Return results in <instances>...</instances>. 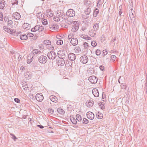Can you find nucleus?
I'll list each match as a JSON object with an SVG mask.
<instances>
[{"label": "nucleus", "instance_id": "b1692460", "mask_svg": "<svg viewBox=\"0 0 147 147\" xmlns=\"http://www.w3.org/2000/svg\"><path fill=\"white\" fill-rule=\"evenodd\" d=\"M96 117L98 119H101L103 117V115L101 113L98 112L96 114Z\"/></svg>", "mask_w": 147, "mask_h": 147}, {"label": "nucleus", "instance_id": "603ef678", "mask_svg": "<svg viewBox=\"0 0 147 147\" xmlns=\"http://www.w3.org/2000/svg\"><path fill=\"white\" fill-rule=\"evenodd\" d=\"M84 46L85 49L86 48L88 47V44L86 42H85L83 44Z\"/></svg>", "mask_w": 147, "mask_h": 147}, {"label": "nucleus", "instance_id": "9b49d317", "mask_svg": "<svg viewBox=\"0 0 147 147\" xmlns=\"http://www.w3.org/2000/svg\"><path fill=\"white\" fill-rule=\"evenodd\" d=\"M68 57L71 61H74L76 59V56L75 54L70 53L68 55Z\"/></svg>", "mask_w": 147, "mask_h": 147}, {"label": "nucleus", "instance_id": "f704fd0d", "mask_svg": "<svg viewBox=\"0 0 147 147\" xmlns=\"http://www.w3.org/2000/svg\"><path fill=\"white\" fill-rule=\"evenodd\" d=\"M90 9L89 8L86 9L85 11L84 12L86 15H89L90 12Z\"/></svg>", "mask_w": 147, "mask_h": 147}, {"label": "nucleus", "instance_id": "c756f323", "mask_svg": "<svg viewBox=\"0 0 147 147\" xmlns=\"http://www.w3.org/2000/svg\"><path fill=\"white\" fill-rule=\"evenodd\" d=\"M81 37H82V38L84 39H87V40H90L91 39V38L90 37L88 36H87V35H82L81 36Z\"/></svg>", "mask_w": 147, "mask_h": 147}, {"label": "nucleus", "instance_id": "5fc2aeb1", "mask_svg": "<svg viewBox=\"0 0 147 147\" xmlns=\"http://www.w3.org/2000/svg\"><path fill=\"white\" fill-rule=\"evenodd\" d=\"M4 20L5 22H7L9 20L8 17L7 16H5L4 18Z\"/></svg>", "mask_w": 147, "mask_h": 147}, {"label": "nucleus", "instance_id": "72a5a7b5", "mask_svg": "<svg viewBox=\"0 0 147 147\" xmlns=\"http://www.w3.org/2000/svg\"><path fill=\"white\" fill-rule=\"evenodd\" d=\"M22 85H23L22 86L23 89L24 90H26L28 87V86L27 84H26V82H25L23 83V84H22Z\"/></svg>", "mask_w": 147, "mask_h": 147}, {"label": "nucleus", "instance_id": "ea45409f", "mask_svg": "<svg viewBox=\"0 0 147 147\" xmlns=\"http://www.w3.org/2000/svg\"><path fill=\"white\" fill-rule=\"evenodd\" d=\"M116 58V57L115 55H112L111 56V60L113 62H114L115 61Z\"/></svg>", "mask_w": 147, "mask_h": 147}, {"label": "nucleus", "instance_id": "6e6d98bb", "mask_svg": "<svg viewBox=\"0 0 147 147\" xmlns=\"http://www.w3.org/2000/svg\"><path fill=\"white\" fill-rule=\"evenodd\" d=\"M107 50L106 49H105L103 51V54L104 55V56H105L108 53H107Z\"/></svg>", "mask_w": 147, "mask_h": 147}, {"label": "nucleus", "instance_id": "c9c22d12", "mask_svg": "<svg viewBox=\"0 0 147 147\" xmlns=\"http://www.w3.org/2000/svg\"><path fill=\"white\" fill-rule=\"evenodd\" d=\"M82 123L84 124H87L88 123V120L86 118H84L82 120Z\"/></svg>", "mask_w": 147, "mask_h": 147}, {"label": "nucleus", "instance_id": "39448f33", "mask_svg": "<svg viewBox=\"0 0 147 147\" xmlns=\"http://www.w3.org/2000/svg\"><path fill=\"white\" fill-rule=\"evenodd\" d=\"M75 12L72 9H69L66 13V16L69 17H72L75 16Z\"/></svg>", "mask_w": 147, "mask_h": 147}, {"label": "nucleus", "instance_id": "0e129e2a", "mask_svg": "<svg viewBox=\"0 0 147 147\" xmlns=\"http://www.w3.org/2000/svg\"><path fill=\"white\" fill-rule=\"evenodd\" d=\"M34 56L32 55V56L31 57V55L29 57V58L30 59L33 60V57H34Z\"/></svg>", "mask_w": 147, "mask_h": 147}, {"label": "nucleus", "instance_id": "20e7f679", "mask_svg": "<svg viewBox=\"0 0 147 147\" xmlns=\"http://www.w3.org/2000/svg\"><path fill=\"white\" fill-rule=\"evenodd\" d=\"M38 60L40 63L45 64L47 62V57L45 56L41 55L39 57Z\"/></svg>", "mask_w": 147, "mask_h": 147}, {"label": "nucleus", "instance_id": "e2e57ef3", "mask_svg": "<svg viewBox=\"0 0 147 147\" xmlns=\"http://www.w3.org/2000/svg\"><path fill=\"white\" fill-rule=\"evenodd\" d=\"M37 126L39 127L40 128V129H43L44 128V127L42 125H37Z\"/></svg>", "mask_w": 147, "mask_h": 147}, {"label": "nucleus", "instance_id": "aec40b11", "mask_svg": "<svg viewBox=\"0 0 147 147\" xmlns=\"http://www.w3.org/2000/svg\"><path fill=\"white\" fill-rule=\"evenodd\" d=\"M5 5V2L4 0L1 1L0 2V9H4Z\"/></svg>", "mask_w": 147, "mask_h": 147}, {"label": "nucleus", "instance_id": "4468645a", "mask_svg": "<svg viewBox=\"0 0 147 147\" xmlns=\"http://www.w3.org/2000/svg\"><path fill=\"white\" fill-rule=\"evenodd\" d=\"M94 103V102L93 100H89L87 101L86 104L87 107H90L93 106Z\"/></svg>", "mask_w": 147, "mask_h": 147}, {"label": "nucleus", "instance_id": "cd10ccee", "mask_svg": "<svg viewBox=\"0 0 147 147\" xmlns=\"http://www.w3.org/2000/svg\"><path fill=\"white\" fill-rule=\"evenodd\" d=\"M99 12V9L97 8H95L94 9V12L93 13V16L94 17H96Z\"/></svg>", "mask_w": 147, "mask_h": 147}, {"label": "nucleus", "instance_id": "2eb2a0df", "mask_svg": "<svg viewBox=\"0 0 147 147\" xmlns=\"http://www.w3.org/2000/svg\"><path fill=\"white\" fill-rule=\"evenodd\" d=\"M70 42L72 45L76 46L78 44V41L76 38H73L71 39Z\"/></svg>", "mask_w": 147, "mask_h": 147}, {"label": "nucleus", "instance_id": "5701e85b", "mask_svg": "<svg viewBox=\"0 0 147 147\" xmlns=\"http://www.w3.org/2000/svg\"><path fill=\"white\" fill-rule=\"evenodd\" d=\"M32 54H31L32 55H33L34 56L35 54H40L41 53V52L38 49H34L32 51Z\"/></svg>", "mask_w": 147, "mask_h": 147}, {"label": "nucleus", "instance_id": "9d476101", "mask_svg": "<svg viewBox=\"0 0 147 147\" xmlns=\"http://www.w3.org/2000/svg\"><path fill=\"white\" fill-rule=\"evenodd\" d=\"M12 16L13 18L17 20H19L21 18L20 14L17 12L13 13Z\"/></svg>", "mask_w": 147, "mask_h": 147}, {"label": "nucleus", "instance_id": "dca6fc26", "mask_svg": "<svg viewBox=\"0 0 147 147\" xmlns=\"http://www.w3.org/2000/svg\"><path fill=\"white\" fill-rule=\"evenodd\" d=\"M3 28L4 30H5V31H6L9 33H14L16 31L15 30H12L10 28H8L6 26H4Z\"/></svg>", "mask_w": 147, "mask_h": 147}, {"label": "nucleus", "instance_id": "1a4fd4ad", "mask_svg": "<svg viewBox=\"0 0 147 147\" xmlns=\"http://www.w3.org/2000/svg\"><path fill=\"white\" fill-rule=\"evenodd\" d=\"M35 98L38 101L41 102L43 100L44 97L41 93H39L36 94Z\"/></svg>", "mask_w": 147, "mask_h": 147}, {"label": "nucleus", "instance_id": "a878e982", "mask_svg": "<svg viewBox=\"0 0 147 147\" xmlns=\"http://www.w3.org/2000/svg\"><path fill=\"white\" fill-rule=\"evenodd\" d=\"M57 98L54 96L51 95L50 96V99L53 102H54L57 100Z\"/></svg>", "mask_w": 147, "mask_h": 147}, {"label": "nucleus", "instance_id": "49530a36", "mask_svg": "<svg viewBox=\"0 0 147 147\" xmlns=\"http://www.w3.org/2000/svg\"><path fill=\"white\" fill-rule=\"evenodd\" d=\"M121 89H125L126 86L125 84H122L121 85Z\"/></svg>", "mask_w": 147, "mask_h": 147}, {"label": "nucleus", "instance_id": "69168bd1", "mask_svg": "<svg viewBox=\"0 0 147 147\" xmlns=\"http://www.w3.org/2000/svg\"><path fill=\"white\" fill-rule=\"evenodd\" d=\"M121 9H120V10H119V16H121V14L122 13V12H121Z\"/></svg>", "mask_w": 147, "mask_h": 147}, {"label": "nucleus", "instance_id": "864d4df0", "mask_svg": "<svg viewBox=\"0 0 147 147\" xmlns=\"http://www.w3.org/2000/svg\"><path fill=\"white\" fill-rule=\"evenodd\" d=\"M14 101L17 103H19L20 102V100L17 98H16L14 99Z\"/></svg>", "mask_w": 147, "mask_h": 147}, {"label": "nucleus", "instance_id": "f8f14e48", "mask_svg": "<svg viewBox=\"0 0 147 147\" xmlns=\"http://www.w3.org/2000/svg\"><path fill=\"white\" fill-rule=\"evenodd\" d=\"M57 63L59 66H63L65 63V59L60 58L57 61Z\"/></svg>", "mask_w": 147, "mask_h": 147}, {"label": "nucleus", "instance_id": "338daca9", "mask_svg": "<svg viewBox=\"0 0 147 147\" xmlns=\"http://www.w3.org/2000/svg\"><path fill=\"white\" fill-rule=\"evenodd\" d=\"M82 18L84 19H88V16H87L83 15V16H82Z\"/></svg>", "mask_w": 147, "mask_h": 147}, {"label": "nucleus", "instance_id": "de8ad7c7", "mask_svg": "<svg viewBox=\"0 0 147 147\" xmlns=\"http://www.w3.org/2000/svg\"><path fill=\"white\" fill-rule=\"evenodd\" d=\"M48 111L49 113L51 114H53L54 113V110L52 108H49L48 109Z\"/></svg>", "mask_w": 147, "mask_h": 147}, {"label": "nucleus", "instance_id": "a19ab883", "mask_svg": "<svg viewBox=\"0 0 147 147\" xmlns=\"http://www.w3.org/2000/svg\"><path fill=\"white\" fill-rule=\"evenodd\" d=\"M91 45L93 47H95L97 45V43L95 41H93L91 42Z\"/></svg>", "mask_w": 147, "mask_h": 147}, {"label": "nucleus", "instance_id": "8fccbe9b", "mask_svg": "<svg viewBox=\"0 0 147 147\" xmlns=\"http://www.w3.org/2000/svg\"><path fill=\"white\" fill-rule=\"evenodd\" d=\"M8 23L7 25L8 26H10L13 24V22L11 20H8V22H7Z\"/></svg>", "mask_w": 147, "mask_h": 147}, {"label": "nucleus", "instance_id": "a18cd8bd", "mask_svg": "<svg viewBox=\"0 0 147 147\" xmlns=\"http://www.w3.org/2000/svg\"><path fill=\"white\" fill-rule=\"evenodd\" d=\"M72 64V62L70 61L69 63H67L65 64V66H68L69 67H70L71 66Z\"/></svg>", "mask_w": 147, "mask_h": 147}, {"label": "nucleus", "instance_id": "4be33fe9", "mask_svg": "<svg viewBox=\"0 0 147 147\" xmlns=\"http://www.w3.org/2000/svg\"><path fill=\"white\" fill-rule=\"evenodd\" d=\"M70 119L71 122L74 124H76L77 123L76 119L73 116H70Z\"/></svg>", "mask_w": 147, "mask_h": 147}, {"label": "nucleus", "instance_id": "e433bc0d", "mask_svg": "<svg viewBox=\"0 0 147 147\" xmlns=\"http://www.w3.org/2000/svg\"><path fill=\"white\" fill-rule=\"evenodd\" d=\"M61 59H65V57L66 56V55L63 53H62L61 54Z\"/></svg>", "mask_w": 147, "mask_h": 147}, {"label": "nucleus", "instance_id": "680f3d73", "mask_svg": "<svg viewBox=\"0 0 147 147\" xmlns=\"http://www.w3.org/2000/svg\"><path fill=\"white\" fill-rule=\"evenodd\" d=\"M22 56L21 55H19V57L18 58V60H19V61H20L21 60H22Z\"/></svg>", "mask_w": 147, "mask_h": 147}, {"label": "nucleus", "instance_id": "7c9ffc66", "mask_svg": "<svg viewBox=\"0 0 147 147\" xmlns=\"http://www.w3.org/2000/svg\"><path fill=\"white\" fill-rule=\"evenodd\" d=\"M99 106L100 107V108L102 109H105V103L104 102H101L98 103Z\"/></svg>", "mask_w": 147, "mask_h": 147}, {"label": "nucleus", "instance_id": "f257e3e1", "mask_svg": "<svg viewBox=\"0 0 147 147\" xmlns=\"http://www.w3.org/2000/svg\"><path fill=\"white\" fill-rule=\"evenodd\" d=\"M65 15H64L63 13L60 12L59 11H57L56 17H54V19L55 21L59 22L60 20L63 21L65 18H64Z\"/></svg>", "mask_w": 147, "mask_h": 147}, {"label": "nucleus", "instance_id": "412c9836", "mask_svg": "<svg viewBox=\"0 0 147 147\" xmlns=\"http://www.w3.org/2000/svg\"><path fill=\"white\" fill-rule=\"evenodd\" d=\"M57 112L60 115H63L65 113V111L61 108H59L57 109Z\"/></svg>", "mask_w": 147, "mask_h": 147}, {"label": "nucleus", "instance_id": "0eeeda50", "mask_svg": "<svg viewBox=\"0 0 147 147\" xmlns=\"http://www.w3.org/2000/svg\"><path fill=\"white\" fill-rule=\"evenodd\" d=\"M80 60L83 63L86 64L88 62V59L87 56L84 55L80 57Z\"/></svg>", "mask_w": 147, "mask_h": 147}, {"label": "nucleus", "instance_id": "bb28decb", "mask_svg": "<svg viewBox=\"0 0 147 147\" xmlns=\"http://www.w3.org/2000/svg\"><path fill=\"white\" fill-rule=\"evenodd\" d=\"M76 120H77L78 122H81L82 120V117L81 116L78 114H77L76 116Z\"/></svg>", "mask_w": 147, "mask_h": 147}, {"label": "nucleus", "instance_id": "ddd939ff", "mask_svg": "<svg viewBox=\"0 0 147 147\" xmlns=\"http://www.w3.org/2000/svg\"><path fill=\"white\" fill-rule=\"evenodd\" d=\"M86 115L87 117L90 120L93 119L94 117V114L91 112H88Z\"/></svg>", "mask_w": 147, "mask_h": 147}, {"label": "nucleus", "instance_id": "052dcab7", "mask_svg": "<svg viewBox=\"0 0 147 147\" xmlns=\"http://www.w3.org/2000/svg\"><path fill=\"white\" fill-rule=\"evenodd\" d=\"M28 36H29V37H33V36H34V35L33 34L30 33H29L28 34Z\"/></svg>", "mask_w": 147, "mask_h": 147}, {"label": "nucleus", "instance_id": "f03ea898", "mask_svg": "<svg viewBox=\"0 0 147 147\" xmlns=\"http://www.w3.org/2000/svg\"><path fill=\"white\" fill-rule=\"evenodd\" d=\"M73 24H74L71 29V31L72 32H76L77 31L78 29L79 26V22L78 21H74Z\"/></svg>", "mask_w": 147, "mask_h": 147}, {"label": "nucleus", "instance_id": "13d9d810", "mask_svg": "<svg viewBox=\"0 0 147 147\" xmlns=\"http://www.w3.org/2000/svg\"><path fill=\"white\" fill-rule=\"evenodd\" d=\"M54 47L53 45L51 46L48 48V49L50 50H54Z\"/></svg>", "mask_w": 147, "mask_h": 147}, {"label": "nucleus", "instance_id": "79ce46f5", "mask_svg": "<svg viewBox=\"0 0 147 147\" xmlns=\"http://www.w3.org/2000/svg\"><path fill=\"white\" fill-rule=\"evenodd\" d=\"M101 53V51L99 49H97L96 51V54L97 56L100 55Z\"/></svg>", "mask_w": 147, "mask_h": 147}, {"label": "nucleus", "instance_id": "4c0bfd02", "mask_svg": "<svg viewBox=\"0 0 147 147\" xmlns=\"http://www.w3.org/2000/svg\"><path fill=\"white\" fill-rule=\"evenodd\" d=\"M132 10H131V12H130L129 13V16L131 19L132 18L134 17V15L132 12Z\"/></svg>", "mask_w": 147, "mask_h": 147}, {"label": "nucleus", "instance_id": "4d7b16f0", "mask_svg": "<svg viewBox=\"0 0 147 147\" xmlns=\"http://www.w3.org/2000/svg\"><path fill=\"white\" fill-rule=\"evenodd\" d=\"M28 60H27V62L28 63H30L32 61V60L30 59L29 58V57L28 56Z\"/></svg>", "mask_w": 147, "mask_h": 147}, {"label": "nucleus", "instance_id": "2f4dec72", "mask_svg": "<svg viewBox=\"0 0 147 147\" xmlns=\"http://www.w3.org/2000/svg\"><path fill=\"white\" fill-rule=\"evenodd\" d=\"M56 43L58 45H61L63 44V41L61 39H58L56 40Z\"/></svg>", "mask_w": 147, "mask_h": 147}, {"label": "nucleus", "instance_id": "58836bf2", "mask_svg": "<svg viewBox=\"0 0 147 147\" xmlns=\"http://www.w3.org/2000/svg\"><path fill=\"white\" fill-rule=\"evenodd\" d=\"M74 50L78 53H79L81 51V49L79 47H75Z\"/></svg>", "mask_w": 147, "mask_h": 147}, {"label": "nucleus", "instance_id": "bf43d9fd", "mask_svg": "<svg viewBox=\"0 0 147 147\" xmlns=\"http://www.w3.org/2000/svg\"><path fill=\"white\" fill-rule=\"evenodd\" d=\"M99 68L100 70L102 71H103L104 69V67L102 65L100 66Z\"/></svg>", "mask_w": 147, "mask_h": 147}, {"label": "nucleus", "instance_id": "473e14b6", "mask_svg": "<svg viewBox=\"0 0 147 147\" xmlns=\"http://www.w3.org/2000/svg\"><path fill=\"white\" fill-rule=\"evenodd\" d=\"M94 31H96L98 28V25L97 23L95 24L93 26Z\"/></svg>", "mask_w": 147, "mask_h": 147}, {"label": "nucleus", "instance_id": "7ed1b4c3", "mask_svg": "<svg viewBox=\"0 0 147 147\" xmlns=\"http://www.w3.org/2000/svg\"><path fill=\"white\" fill-rule=\"evenodd\" d=\"M47 56L49 59L53 60L57 56L55 52L52 51L48 53Z\"/></svg>", "mask_w": 147, "mask_h": 147}, {"label": "nucleus", "instance_id": "6ab92c4d", "mask_svg": "<svg viewBox=\"0 0 147 147\" xmlns=\"http://www.w3.org/2000/svg\"><path fill=\"white\" fill-rule=\"evenodd\" d=\"M40 28V26L38 25H36L34 27L32 28L31 29V31L33 32H34L39 30Z\"/></svg>", "mask_w": 147, "mask_h": 147}, {"label": "nucleus", "instance_id": "09e8293b", "mask_svg": "<svg viewBox=\"0 0 147 147\" xmlns=\"http://www.w3.org/2000/svg\"><path fill=\"white\" fill-rule=\"evenodd\" d=\"M73 38H74V36L72 34H69L68 36V39L69 40H70L71 39Z\"/></svg>", "mask_w": 147, "mask_h": 147}, {"label": "nucleus", "instance_id": "c03bdc74", "mask_svg": "<svg viewBox=\"0 0 147 147\" xmlns=\"http://www.w3.org/2000/svg\"><path fill=\"white\" fill-rule=\"evenodd\" d=\"M47 20L44 19L42 21V24L43 25H46L47 24Z\"/></svg>", "mask_w": 147, "mask_h": 147}, {"label": "nucleus", "instance_id": "3c124183", "mask_svg": "<svg viewBox=\"0 0 147 147\" xmlns=\"http://www.w3.org/2000/svg\"><path fill=\"white\" fill-rule=\"evenodd\" d=\"M3 13L2 12H0V20L2 21L3 20Z\"/></svg>", "mask_w": 147, "mask_h": 147}, {"label": "nucleus", "instance_id": "37998d69", "mask_svg": "<svg viewBox=\"0 0 147 147\" xmlns=\"http://www.w3.org/2000/svg\"><path fill=\"white\" fill-rule=\"evenodd\" d=\"M10 135L12 136V139H13L14 141H15L16 139H17L16 137L13 134L11 133L10 134Z\"/></svg>", "mask_w": 147, "mask_h": 147}, {"label": "nucleus", "instance_id": "f3484780", "mask_svg": "<svg viewBox=\"0 0 147 147\" xmlns=\"http://www.w3.org/2000/svg\"><path fill=\"white\" fill-rule=\"evenodd\" d=\"M92 93L95 97H98L99 96V92L97 89H93L92 90Z\"/></svg>", "mask_w": 147, "mask_h": 147}, {"label": "nucleus", "instance_id": "6e6552de", "mask_svg": "<svg viewBox=\"0 0 147 147\" xmlns=\"http://www.w3.org/2000/svg\"><path fill=\"white\" fill-rule=\"evenodd\" d=\"M89 81L92 84H95L97 81V78L95 76H92L89 77Z\"/></svg>", "mask_w": 147, "mask_h": 147}, {"label": "nucleus", "instance_id": "393cba45", "mask_svg": "<svg viewBox=\"0 0 147 147\" xmlns=\"http://www.w3.org/2000/svg\"><path fill=\"white\" fill-rule=\"evenodd\" d=\"M28 38V36L26 34L21 35L20 36V38L22 40H24Z\"/></svg>", "mask_w": 147, "mask_h": 147}, {"label": "nucleus", "instance_id": "a211bd4d", "mask_svg": "<svg viewBox=\"0 0 147 147\" xmlns=\"http://www.w3.org/2000/svg\"><path fill=\"white\" fill-rule=\"evenodd\" d=\"M23 28L26 30H27L30 29V25L27 23H24L22 25Z\"/></svg>", "mask_w": 147, "mask_h": 147}, {"label": "nucleus", "instance_id": "774afa93", "mask_svg": "<svg viewBox=\"0 0 147 147\" xmlns=\"http://www.w3.org/2000/svg\"><path fill=\"white\" fill-rule=\"evenodd\" d=\"M105 40V37H104L103 36L102 37V36L101 37V40L102 41H104Z\"/></svg>", "mask_w": 147, "mask_h": 147}, {"label": "nucleus", "instance_id": "423d86ee", "mask_svg": "<svg viewBox=\"0 0 147 147\" xmlns=\"http://www.w3.org/2000/svg\"><path fill=\"white\" fill-rule=\"evenodd\" d=\"M49 28L50 30H53V31H56L58 30L59 26L57 24H53L50 25L49 26Z\"/></svg>", "mask_w": 147, "mask_h": 147}, {"label": "nucleus", "instance_id": "c85d7f7f", "mask_svg": "<svg viewBox=\"0 0 147 147\" xmlns=\"http://www.w3.org/2000/svg\"><path fill=\"white\" fill-rule=\"evenodd\" d=\"M44 44L46 45H49L51 44V42L49 40H46L43 42Z\"/></svg>", "mask_w": 147, "mask_h": 147}]
</instances>
